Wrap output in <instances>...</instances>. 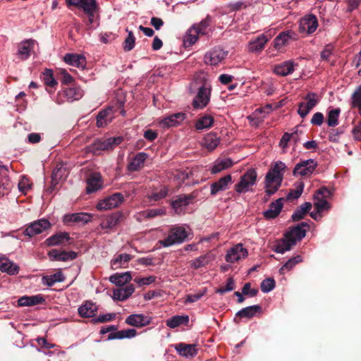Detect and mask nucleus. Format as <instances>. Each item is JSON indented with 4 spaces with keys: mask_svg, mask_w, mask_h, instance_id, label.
I'll use <instances>...</instances> for the list:
<instances>
[{
    "mask_svg": "<svg viewBox=\"0 0 361 361\" xmlns=\"http://www.w3.org/2000/svg\"><path fill=\"white\" fill-rule=\"evenodd\" d=\"M286 166L285 163L276 161L265 176V189L268 195L274 194L280 188Z\"/></svg>",
    "mask_w": 361,
    "mask_h": 361,
    "instance_id": "nucleus-1",
    "label": "nucleus"
},
{
    "mask_svg": "<svg viewBox=\"0 0 361 361\" xmlns=\"http://www.w3.org/2000/svg\"><path fill=\"white\" fill-rule=\"evenodd\" d=\"M305 230L300 229L299 226H294L284 235L282 239L277 242L274 251L280 254L289 251L298 241L301 240L305 236Z\"/></svg>",
    "mask_w": 361,
    "mask_h": 361,
    "instance_id": "nucleus-2",
    "label": "nucleus"
},
{
    "mask_svg": "<svg viewBox=\"0 0 361 361\" xmlns=\"http://www.w3.org/2000/svg\"><path fill=\"white\" fill-rule=\"evenodd\" d=\"M188 234L189 230L185 226H173L170 228L168 235L164 239L159 240V243L164 247L180 244L188 238Z\"/></svg>",
    "mask_w": 361,
    "mask_h": 361,
    "instance_id": "nucleus-3",
    "label": "nucleus"
},
{
    "mask_svg": "<svg viewBox=\"0 0 361 361\" xmlns=\"http://www.w3.org/2000/svg\"><path fill=\"white\" fill-rule=\"evenodd\" d=\"M121 137H109L105 140H97L87 147V152L93 154H99L101 152L114 149L121 143Z\"/></svg>",
    "mask_w": 361,
    "mask_h": 361,
    "instance_id": "nucleus-4",
    "label": "nucleus"
},
{
    "mask_svg": "<svg viewBox=\"0 0 361 361\" xmlns=\"http://www.w3.org/2000/svg\"><path fill=\"white\" fill-rule=\"evenodd\" d=\"M66 2L68 7L73 6L82 10L87 15L89 23H94L97 9L96 0H66Z\"/></svg>",
    "mask_w": 361,
    "mask_h": 361,
    "instance_id": "nucleus-5",
    "label": "nucleus"
},
{
    "mask_svg": "<svg viewBox=\"0 0 361 361\" xmlns=\"http://www.w3.org/2000/svg\"><path fill=\"white\" fill-rule=\"evenodd\" d=\"M304 102L298 105V114L302 118L306 117L310 111L317 106L320 101V97L314 92H308L304 97Z\"/></svg>",
    "mask_w": 361,
    "mask_h": 361,
    "instance_id": "nucleus-6",
    "label": "nucleus"
},
{
    "mask_svg": "<svg viewBox=\"0 0 361 361\" xmlns=\"http://www.w3.org/2000/svg\"><path fill=\"white\" fill-rule=\"evenodd\" d=\"M257 179V173L254 169L248 170L243 176L238 184L235 185V190L238 193H245L250 190Z\"/></svg>",
    "mask_w": 361,
    "mask_h": 361,
    "instance_id": "nucleus-7",
    "label": "nucleus"
},
{
    "mask_svg": "<svg viewBox=\"0 0 361 361\" xmlns=\"http://www.w3.org/2000/svg\"><path fill=\"white\" fill-rule=\"evenodd\" d=\"M211 85L204 82L198 90L197 94L193 100L195 109H204L210 100Z\"/></svg>",
    "mask_w": 361,
    "mask_h": 361,
    "instance_id": "nucleus-8",
    "label": "nucleus"
},
{
    "mask_svg": "<svg viewBox=\"0 0 361 361\" xmlns=\"http://www.w3.org/2000/svg\"><path fill=\"white\" fill-rule=\"evenodd\" d=\"M247 255L248 251L243 244L237 243L227 250L225 260L228 263H235L245 259Z\"/></svg>",
    "mask_w": 361,
    "mask_h": 361,
    "instance_id": "nucleus-9",
    "label": "nucleus"
},
{
    "mask_svg": "<svg viewBox=\"0 0 361 361\" xmlns=\"http://www.w3.org/2000/svg\"><path fill=\"white\" fill-rule=\"evenodd\" d=\"M331 192L326 188L323 187L314 195V205L317 210V212H322L324 210L329 209L330 205L326 201V198L331 196Z\"/></svg>",
    "mask_w": 361,
    "mask_h": 361,
    "instance_id": "nucleus-10",
    "label": "nucleus"
},
{
    "mask_svg": "<svg viewBox=\"0 0 361 361\" xmlns=\"http://www.w3.org/2000/svg\"><path fill=\"white\" fill-rule=\"evenodd\" d=\"M124 201V197L121 192H116L106 197L97 204V210H108L118 207Z\"/></svg>",
    "mask_w": 361,
    "mask_h": 361,
    "instance_id": "nucleus-11",
    "label": "nucleus"
},
{
    "mask_svg": "<svg viewBox=\"0 0 361 361\" xmlns=\"http://www.w3.org/2000/svg\"><path fill=\"white\" fill-rule=\"evenodd\" d=\"M83 91L79 87H71L66 88L62 92H59L55 99V102L61 104L64 102L61 96L64 97L67 101L73 102L82 98Z\"/></svg>",
    "mask_w": 361,
    "mask_h": 361,
    "instance_id": "nucleus-12",
    "label": "nucleus"
},
{
    "mask_svg": "<svg viewBox=\"0 0 361 361\" xmlns=\"http://www.w3.org/2000/svg\"><path fill=\"white\" fill-rule=\"evenodd\" d=\"M317 166V161L314 159H310L307 160L301 161L298 163L294 169V176H305L312 174Z\"/></svg>",
    "mask_w": 361,
    "mask_h": 361,
    "instance_id": "nucleus-13",
    "label": "nucleus"
},
{
    "mask_svg": "<svg viewBox=\"0 0 361 361\" xmlns=\"http://www.w3.org/2000/svg\"><path fill=\"white\" fill-rule=\"evenodd\" d=\"M226 56L227 51L220 48H215L205 54L204 61L207 65L216 66L224 60Z\"/></svg>",
    "mask_w": 361,
    "mask_h": 361,
    "instance_id": "nucleus-14",
    "label": "nucleus"
},
{
    "mask_svg": "<svg viewBox=\"0 0 361 361\" xmlns=\"http://www.w3.org/2000/svg\"><path fill=\"white\" fill-rule=\"evenodd\" d=\"M318 27L317 17L310 14L303 17L300 21L299 30L300 32L310 35L314 32Z\"/></svg>",
    "mask_w": 361,
    "mask_h": 361,
    "instance_id": "nucleus-15",
    "label": "nucleus"
},
{
    "mask_svg": "<svg viewBox=\"0 0 361 361\" xmlns=\"http://www.w3.org/2000/svg\"><path fill=\"white\" fill-rule=\"evenodd\" d=\"M186 118L185 113L178 112L163 118L159 121V126L169 128L180 125Z\"/></svg>",
    "mask_w": 361,
    "mask_h": 361,
    "instance_id": "nucleus-16",
    "label": "nucleus"
},
{
    "mask_svg": "<svg viewBox=\"0 0 361 361\" xmlns=\"http://www.w3.org/2000/svg\"><path fill=\"white\" fill-rule=\"evenodd\" d=\"M51 227L49 221L45 219H41L32 223L26 229L25 234L29 236H34L44 232Z\"/></svg>",
    "mask_w": 361,
    "mask_h": 361,
    "instance_id": "nucleus-17",
    "label": "nucleus"
},
{
    "mask_svg": "<svg viewBox=\"0 0 361 361\" xmlns=\"http://www.w3.org/2000/svg\"><path fill=\"white\" fill-rule=\"evenodd\" d=\"M152 317L143 314H133L126 319V323L135 327H143L149 324Z\"/></svg>",
    "mask_w": 361,
    "mask_h": 361,
    "instance_id": "nucleus-18",
    "label": "nucleus"
},
{
    "mask_svg": "<svg viewBox=\"0 0 361 361\" xmlns=\"http://www.w3.org/2000/svg\"><path fill=\"white\" fill-rule=\"evenodd\" d=\"M35 41L33 39H26L21 42L18 47L17 54L22 60H26L30 56L35 45Z\"/></svg>",
    "mask_w": 361,
    "mask_h": 361,
    "instance_id": "nucleus-19",
    "label": "nucleus"
},
{
    "mask_svg": "<svg viewBox=\"0 0 361 361\" xmlns=\"http://www.w3.org/2000/svg\"><path fill=\"white\" fill-rule=\"evenodd\" d=\"M214 118L210 114L200 115L195 122V128L198 131L207 130L213 127Z\"/></svg>",
    "mask_w": 361,
    "mask_h": 361,
    "instance_id": "nucleus-20",
    "label": "nucleus"
},
{
    "mask_svg": "<svg viewBox=\"0 0 361 361\" xmlns=\"http://www.w3.org/2000/svg\"><path fill=\"white\" fill-rule=\"evenodd\" d=\"M63 60L67 64L80 69L85 68L86 66V59L82 54H66Z\"/></svg>",
    "mask_w": 361,
    "mask_h": 361,
    "instance_id": "nucleus-21",
    "label": "nucleus"
},
{
    "mask_svg": "<svg viewBox=\"0 0 361 361\" xmlns=\"http://www.w3.org/2000/svg\"><path fill=\"white\" fill-rule=\"evenodd\" d=\"M221 139L216 133H209L206 134L201 141V145L212 152L220 144Z\"/></svg>",
    "mask_w": 361,
    "mask_h": 361,
    "instance_id": "nucleus-22",
    "label": "nucleus"
},
{
    "mask_svg": "<svg viewBox=\"0 0 361 361\" xmlns=\"http://www.w3.org/2000/svg\"><path fill=\"white\" fill-rule=\"evenodd\" d=\"M114 117V110L112 107L102 110L97 116V126L99 128H103L110 123L113 121Z\"/></svg>",
    "mask_w": 361,
    "mask_h": 361,
    "instance_id": "nucleus-23",
    "label": "nucleus"
},
{
    "mask_svg": "<svg viewBox=\"0 0 361 361\" xmlns=\"http://www.w3.org/2000/svg\"><path fill=\"white\" fill-rule=\"evenodd\" d=\"M284 199L279 198L275 202L271 203L267 210L264 212V216L267 219L276 218L281 212L283 206Z\"/></svg>",
    "mask_w": 361,
    "mask_h": 361,
    "instance_id": "nucleus-24",
    "label": "nucleus"
},
{
    "mask_svg": "<svg viewBox=\"0 0 361 361\" xmlns=\"http://www.w3.org/2000/svg\"><path fill=\"white\" fill-rule=\"evenodd\" d=\"M103 185L102 176L99 173H92L87 179V192L91 193L101 189Z\"/></svg>",
    "mask_w": 361,
    "mask_h": 361,
    "instance_id": "nucleus-25",
    "label": "nucleus"
},
{
    "mask_svg": "<svg viewBox=\"0 0 361 361\" xmlns=\"http://www.w3.org/2000/svg\"><path fill=\"white\" fill-rule=\"evenodd\" d=\"M135 291V287L130 284L126 287L115 289L113 291L112 298L114 300L124 301L128 299Z\"/></svg>",
    "mask_w": 361,
    "mask_h": 361,
    "instance_id": "nucleus-26",
    "label": "nucleus"
},
{
    "mask_svg": "<svg viewBox=\"0 0 361 361\" xmlns=\"http://www.w3.org/2000/svg\"><path fill=\"white\" fill-rule=\"evenodd\" d=\"M295 63L293 61H286L274 66V72L281 76H286L294 71Z\"/></svg>",
    "mask_w": 361,
    "mask_h": 361,
    "instance_id": "nucleus-27",
    "label": "nucleus"
},
{
    "mask_svg": "<svg viewBox=\"0 0 361 361\" xmlns=\"http://www.w3.org/2000/svg\"><path fill=\"white\" fill-rule=\"evenodd\" d=\"M231 182V176L227 175L221 178L218 181L211 185V195L214 196L221 191H224L228 188V184Z\"/></svg>",
    "mask_w": 361,
    "mask_h": 361,
    "instance_id": "nucleus-28",
    "label": "nucleus"
},
{
    "mask_svg": "<svg viewBox=\"0 0 361 361\" xmlns=\"http://www.w3.org/2000/svg\"><path fill=\"white\" fill-rule=\"evenodd\" d=\"M268 40V37L262 34L249 42L248 50L251 52H259L264 48Z\"/></svg>",
    "mask_w": 361,
    "mask_h": 361,
    "instance_id": "nucleus-29",
    "label": "nucleus"
},
{
    "mask_svg": "<svg viewBox=\"0 0 361 361\" xmlns=\"http://www.w3.org/2000/svg\"><path fill=\"white\" fill-rule=\"evenodd\" d=\"M233 164V161L230 158L218 159L214 162L213 166L211 167V173L212 174L219 173L231 167Z\"/></svg>",
    "mask_w": 361,
    "mask_h": 361,
    "instance_id": "nucleus-30",
    "label": "nucleus"
},
{
    "mask_svg": "<svg viewBox=\"0 0 361 361\" xmlns=\"http://www.w3.org/2000/svg\"><path fill=\"white\" fill-rule=\"evenodd\" d=\"M190 195H183L178 197L175 200L172 201L171 207L177 214L183 212L185 207L188 205L192 200Z\"/></svg>",
    "mask_w": 361,
    "mask_h": 361,
    "instance_id": "nucleus-31",
    "label": "nucleus"
},
{
    "mask_svg": "<svg viewBox=\"0 0 361 361\" xmlns=\"http://www.w3.org/2000/svg\"><path fill=\"white\" fill-rule=\"evenodd\" d=\"M297 39V35L291 31L287 30L281 32L274 39V47L276 49H280L283 46L288 40Z\"/></svg>",
    "mask_w": 361,
    "mask_h": 361,
    "instance_id": "nucleus-32",
    "label": "nucleus"
},
{
    "mask_svg": "<svg viewBox=\"0 0 361 361\" xmlns=\"http://www.w3.org/2000/svg\"><path fill=\"white\" fill-rule=\"evenodd\" d=\"M147 157V154L145 152H140L135 156L130 161L128 166V169L130 171H137L140 170L143 166Z\"/></svg>",
    "mask_w": 361,
    "mask_h": 361,
    "instance_id": "nucleus-33",
    "label": "nucleus"
},
{
    "mask_svg": "<svg viewBox=\"0 0 361 361\" xmlns=\"http://www.w3.org/2000/svg\"><path fill=\"white\" fill-rule=\"evenodd\" d=\"M132 279L131 273L126 271L124 273H116L109 277V281L117 286H123Z\"/></svg>",
    "mask_w": 361,
    "mask_h": 361,
    "instance_id": "nucleus-34",
    "label": "nucleus"
},
{
    "mask_svg": "<svg viewBox=\"0 0 361 361\" xmlns=\"http://www.w3.org/2000/svg\"><path fill=\"white\" fill-rule=\"evenodd\" d=\"M176 350L185 357H192L197 354L196 345L193 344L180 343L176 345Z\"/></svg>",
    "mask_w": 361,
    "mask_h": 361,
    "instance_id": "nucleus-35",
    "label": "nucleus"
},
{
    "mask_svg": "<svg viewBox=\"0 0 361 361\" xmlns=\"http://www.w3.org/2000/svg\"><path fill=\"white\" fill-rule=\"evenodd\" d=\"M0 270L10 275H14L18 273L19 267L8 258L0 257Z\"/></svg>",
    "mask_w": 361,
    "mask_h": 361,
    "instance_id": "nucleus-36",
    "label": "nucleus"
},
{
    "mask_svg": "<svg viewBox=\"0 0 361 361\" xmlns=\"http://www.w3.org/2000/svg\"><path fill=\"white\" fill-rule=\"evenodd\" d=\"M131 259V256L128 254H119L115 256L111 262V266L113 269L120 268H126L128 262Z\"/></svg>",
    "mask_w": 361,
    "mask_h": 361,
    "instance_id": "nucleus-37",
    "label": "nucleus"
},
{
    "mask_svg": "<svg viewBox=\"0 0 361 361\" xmlns=\"http://www.w3.org/2000/svg\"><path fill=\"white\" fill-rule=\"evenodd\" d=\"M44 301L43 297L40 295L32 296H23L18 300V305L20 307L33 306L41 304Z\"/></svg>",
    "mask_w": 361,
    "mask_h": 361,
    "instance_id": "nucleus-38",
    "label": "nucleus"
},
{
    "mask_svg": "<svg viewBox=\"0 0 361 361\" xmlns=\"http://www.w3.org/2000/svg\"><path fill=\"white\" fill-rule=\"evenodd\" d=\"M10 184L7 178V169L5 166L0 165V196L8 193Z\"/></svg>",
    "mask_w": 361,
    "mask_h": 361,
    "instance_id": "nucleus-39",
    "label": "nucleus"
},
{
    "mask_svg": "<svg viewBox=\"0 0 361 361\" xmlns=\"http://www.w3.org/2000/svg\"><path fill=\"white\" fill-rule=\"evenodd\" d=\"M215 259V255L209 252L207 254L199 257L198 258L190 261V266L194 269H198L208 264L210 262Z\"/></svg>",
    "mask_w": 361,
    "mask_h": 361,
    "instance_id": "nucleus-40",
    "label": "nucleus"
},
{
    "mask_svg": "<svg viewBox=\"0 0 361 361\" xmlns=\"http://www.w3.org/2000/svg\"><path fill=\"white\" fill-rule=\"evenodd\" d=\"M189 317L188 315H175L166 321V324L171 329H175L182 324L188 325Z\"/></svg>",
    "mask_w": 361,
    "mask_h": 361,
    "instance_id": "nucleus-41",
    "label": "nucleus"
},
{
    "mask_svg": "<svg viewBox=\"0 0 361 361\" xmlns=\"http://www.w3.org/2000/svg\"><path fill=\"white\" fill-rule=\"evenodd\" d=\"M166 214V209L164 207H162L143 211L139 214V216L143 219H151L157 216H164Z\"/></svg>",
    "mask_w": 361,
    "mask_h": 361,
    "instance_id": "nucleus-42",
    "label": "nucleus"
},
{
    "mask_svg": "<svg viewBox=\"0 0 361 361\" xmlns=\"http://www.w3.org/2000/svg\"><path fill=\"white\" fill-rule=\"evenodd\" d=\"M169 193V188L165 185H161L157 188H154L152 190L150 194L147 195V197L150 201H159L160 200L164 199L167 196Z\"/></svg>",
    "mask_w": 361,
    "mask_h": 361,
    "instance_id": "nucleus-43",
    "label": "nucleus"
},
{
    "mask_svg": "<svg viewBox=\"0 0 361 361\" xmlns=\"http://www.w3.org/2000/svg\"><path fill=\"white\" fill-rule=\"evenodd\" d=\"M97 311L96 305L89 301L85 302L78 308V313L82 317H92Z\"/></svg>",
    "mask_w": 361,
    "mask_h": 361,
    "instance_id": "nucleus-44",
    "label": "nucleus"
},
{
    "mask_svg": "<svg viewBox=\"0 0 361 361\" xmlns=\"http://www.w3.org/2000/svg\"><path fill=\"white\" fill-rule=\"evenodd\" d=\"M69 240V234L66 232L58 233L46 240L48 246L59 245Z\"/></svg>",
    "mask_w": 361,
    "mask_h": 361,
    "instance_id": "nucleus-45",
    "label": "nucleus"
},
{
    "mask_svg": "<svg viewBox=\"0 0 361 361\" xmlns=\"http://www.w3.org/2000/svg\"><path fill=\"white\" fill-rule=\"evenodd\" d=\"M200 34L197 29L192 26L186 32L184 36L183 42L186 47L194 44L198 39Z\"/></svg>",
    "mask_w": 361,
    "mask_h": 361,
    "instance_id": "nucleus-46",
    "label": "nucleus"
},
{
    "mask_svg": "<svg viewBox=\"0 0 361 361\" xmlns=\"http://www.w3.org/2000/svg\"><path fill=\"white\" fill-rule=\"evenodd\" d=\"M64 280V276L61 271H58L51 276L42 277V283L47 286H52L56 282H61Z\"/></svg>",
    "mask_w": 361,
    "mask_h": 361,
    "instance_id": "nucleus-47",
    "label": "nucleus"
},
{
    "mask_svg": "<svg viewBox=\"0 0 361 361\" xmlns=\"http://www.w3.org/2000/svg\"><path fill=\"white\" fill-rule=\"evenodd\" d=\"M260 310L261 307L259 305L249 306L238 311L236 314V316L240 317L251 318L254 317Z\"/></svg>",
    "mask_w": 361,
    "mask_h": 361,
    "instance_id": "nucleus-48",
    "label": "nucleus"
},
{
    "mask_svg": "<svg viewBox=\"0 0 361 361\" xmlns=\"http://www.w3.org/2000/svg\"><path fill=\"white\" fill-rule=\"evenodd\" d=\"M302 261V258L300 255H297L289 259L285 264L279 269V273L281 274H284L286 271L291 270L297 264L301 262Z\"/></svg>",
    "mask_w": 361,
    "mask_h": 361,
    "instance_id": "nucleus-49",
    "label": "nucleus"
},
{
    "mask_svg": "<svg viewBox=\"0 0 361 361\" xmlns=\"http://www.w3.org/2000/svg\"><path fill=\"white\" fill-rule=\"evenodd\" d=\"M137 335V331L134 329H127L118 331L114 336H109V338H132Z\"/></svg>",
    "mask_w": 361,
    "mask_h": 361,
    "instance_id": "nucleus-50",
    "label": "nucleus"
},
{
    "mask_svg": "<svg viewBox=\"0 0 361 361\" xmlns=\"http://www.w3.org/2000/svg\"><path fill=\"white\" fill-rule=\"evenodd\" d=\"M120 218L121 215L118 214H114L111 216H109L102 222V226L103 228H113L118 225L120 221Z\"/></svg>",
    "mask_w": 361,
    "mask_h": 361,
    "instance_id": "nucleus-51",
    "label": "nucleus"
},
{
    "mask_svg": "<svg viewBox=\"0 0 361 361\" xmlns=\"http://www.w3.org/2000/svg\"><path fill=\"white\" fill-rule=\"evenodd\" d=\"M340 114L339 109H334L329 111L327 124L330 127H334L338 125V117Z\"/></svg>",
    "mask_w": 361,
    "mask_h": 361,
    "instance_id": "nucleus-52",
    "label": "nucleus"
},
{
    "mask_svg": "<svg viewBox=\"0 0 361 361\" xmlns=\"http://www.w3.org/2000/svg\"><path fill=\"white\" fill-rule=\"evenodd\" d=\"M126 32H128V36L124 41L123 49L126 51H131L135 47V37L132 31L126 29Z\"/></svg>",
    "mask_w": 361,
    "mask_h": 361,
    "instance_id": "nucleus-53",
    "label": "nucleus"
},
{
    "mask_svg": "<svg viewBox=\"0 0 361 361\" xmlns=\"http://www.w3.org/2000/svg\"><path fill=\"white\" fill-rule=\"evenodd\" d=\"M210 21L211 17L207 16L205 19L202 20L199 24L194 25L193 27L197 29L200 35H207Z\"/></svg>",
    "mask_w": 361,
    "mask_h": 361,
    "instance_id": "nucleus-54",
    "label": "nucleus"
},
{
    "mask_svg": "<svg viewBox=\"0 0 361 361\" xmlns=\"http://www.w3.org/2000/svg\"><path fill=\"white\" fill-rule=\"evenodd\" d=\"M275 287V281L273 279L268 278L261 283V290L264 293H269Z\"/></svg>",
    "mask_w": 361,
    "mask_h": 361,
    "instance_id": "nucleus-55",
    "label": "nucleus"
},
{
    "mask_svg": "<svg viewBox=\"0 0 361 361\" xmlns=\"http://www.w3.org/2000/svg\"><path fill=\"white\" fill-rule=\"evenodd\" d=\"M207 292V288L199 290L195 294H189L186 296L185 302L192 303L199 300Z\"/></svg>",
    "mask_w": 361,
    "mask_h": 361,
    "instance_id": "nucleus-56",
    "label": "nucleus"
},
{
    "mask_svg": "<svg viewBox=\"0 0 361 361\" xmlns=\"http://www.w3.org/2000/svg\"><path fill=\"white\" fill-rule=\"evenodd\" d=\"M43 80L44 84L49 87H54L56 85V81L53 77V73L51 70H47L43 73Z\"/></svg>",
    "mask_w": 361,
    "mask_h": 361,
    "instance_id": "nucleus-57",
    "label": "nucleus"
},
{
    "mask_svg": "<svg viewBox=\"0 0 361 361\" xmlns=\"http://www.w3.org/2000/svg\"><path fill=\"white\" fill-rule=\"evenodd\" d=\"M30 186L31 183L30 180L27 178L23 176L18 183L19 190L23 194H27L28 190L30 189Z\"/></svg>",
    "mask_w": 361,
    "mask_h": 361,
    "instance_id": "nucleus-58",
    "label": "nucleus"
},
{
    "mask_svg": "<svg viewBox=\"0 0 361 361\" xmlns=\"http://www.w3.org/2000/svg\"><path fill=\"white\" fill-rule=\"evenodd\" d=\"M304 188V184L300 183L295 190H292L287 195V200L298 199L302 194Z\"/></svg>",
    "mask_w": 361,
    "mask_h": 361,
    "instance_id": "nucleus-59",
    "label": "nucleus"
},
{
    "mask_svg": "<svg viewBox=\"0 0 361 361\" xmlns=\"http://www.w3.org/2000/svg\"><path fill=\"white\" fill-rule=\"evenodd\" d=\"M235 288L234 281L232 278H228L226 281L225 286L221 287L216 290V293L219 294H224L226 292H230Z\"/></svg>",
    "mask_w": 361,
    "mask_h": 361,
    "instance_id": "nucleus-60",
    "label": "nucleus"
},
{
    "mask_svg": "<svg viewBox=\"0 0 361 361\" xmlns=\"http://www.w3.org/2000/svg\"><path fill=\"white\" fill-rule=\"evenodd\" d=\"M77 257L76 252L73 251L66 252V251H60L59 255L58 257V261L66 262L68 260H72L75 259Z\"/></svg>",
    "mask_w": 361,
    "mask_h": 361,
    "instance_id": "nucleus-61",
    "label": "nucleus"
},
{
    "mask_svg": "<svg viewBox=\"0 0 361 361\" xmlns=\"http://www.w3.org/2000/svg\"><path fill=\"white\" fill-rule=\"evenodd\" d=\"M297 132H293L292 133H285L281 140H280V146L285 149L288 147V143L290 140L291 138L294 139L296 137Z\"/></svg>",
    "mask_w": 361,
    "mask_h": 361,
    "instance_id": "nucleus-62",
    "label": "nucleus"
},
{
    "mask_svg": "<svg viewBox=\"0 0 361 361\" xmlns=\"http://www.w3.org/2000/svg\"><path fill=\"white\" fill-rule=\"evenodd\" d=\"M324 115L320 112H317L312 116L311 123L312 125L320 126L324 123Z\"/></svg>",
    "mask_w": 361,
    "mask_h": 361,
    "instance_id": "nucleus-63",
    "label": "nucleus"
},
{
    "mask_svg": "<svg viewBox=\"0 0 361 361\" xmlns=\"http://www.w3.org/2000/svg\"><path fill=\"white\" fill-rule=\"evenodd\" d=\"M155 281V277L148 276L145 278H135L134 281L139 286L149 285Z\"/></svg>",
    "mask_w": 361,
    "mask_h": 361,
    "instance_id": "nucleus-64",
    "label": "nucleus"
}]
</instances>
